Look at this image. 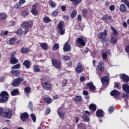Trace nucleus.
I'll return each mask as SVG.
<instances>
[{
	"label": "nucleus",
	"mask_w": 129,
	"mask_h": 129,
	"mask_svg": "<svg viewBox=\"0 0 129 129\" xmlns=\"http://www.w3.org/2000/svg\"><path fill=\"white\" fill-rule=\"evenodd\" d=\"M1 115H3L5 118H11L13 116V111L9 108L0 107Z\"/></svg>",
	"instance_id": "nucleus-1"
},
{
	"label": "nucleus",
	"mask_w": 129,
	"mask_h": 129,
	"mask_svg": "<svg viewBox=\"0 0 129 129\" xmlns=\"http://www.w3.org/2000/svg\"><path fill=\"white\" fill-rule=\"evenodd\" d=\"M108 32V30L107 29H105L102 32H99L98 34V38L99 40H100V42L102 43V44H104V43H106L107 41H108V39H107V37H106V36H107V33Z\"/></svg>",
	"instance_id": "nucleus-2"
},
{
	"label": "nucleus",
	"mask_w": 129,
	"mask_h": 129,
	"mask_svg": "<svg viewBox=\"0 0 129 129\" xmlns=\"http://www.w3.org/2000/svg\"><path fill=\"white\" fill-rule=\"evenodd\" d=\"M45 81L44 79H40L41 85L42 87V88L44 89V90H47V91L51 90V89L52 88V84L51 83L48 81Z\"/></svg>",
	"instance_id": "nucleus-3"
},
{
	"label": "nucleus",
	"mask_w": 129,
	"mask_h": 129,
	"mask_svg": "<svg viewBox=\"0 0 129 129\" xmlns=\"http://www.w3.org/2000/svg\"><path fill=\"white\" fill-rule=\"evenodd\" d=\"M9 93L6 91H3L0 93V102L1 103H5L9 100Z\"/></svg>",
	"instance_id": "nucleus-4"
},
{
	"label": "nucleus",
	"mask_w": 129,
	"mask_h": 129,
	"mask_svg": "<svg viewBox=\"0 0 129 129\" xmlns=\"http://www.w3.org/2000/svg\"><path fill=\"white\" fill-rule=\"evenodd\" d=\"M64 26L65 24L64 23V21H60L59 22L56 28L59 30L58 32L60 35H64V34H65V28H64Z\"/></svg>",
	"instance_id": "nucleus-5"
},
{
	"label": "nucleus",
	"mask_w": 129,
	"mask_h": 129,
	"mask_svg": "<svg viewBox=\"0 0 129 129\" xmlns=\"http://www.w3.org/2000/svg\"><path fill=\"white\" fill-rule=\"evenodd\" d=\"M51 63L52 66L56 68V69H60L62 67V62L60 60H57L54 58L51 59Z\"/></svg>",
	"instance_id": "nucleus-6"
},
{
	"label": "nucleus",
	"mask_w": 129,
	"mask_h": 129,
	"mask_svg": "<svg viewBox=\"0 0 129 129\" xmlns=\"http://www.w3.org/2000/svg\"><path fill=\"white\" fill-rule=\"evenodd\" d=\"M17 55V52H13L12 53L11 55L10 63L12 64V65H15V64H17V63H19V59L16 57Z\"/></svg>",
	"instance_id": "nucleus-7"
},
{
	"label": "nucleus",
	"mask_w": 129,
	"mask_h": 129,
	"mask_svg": "<svg viewBox=\"0 0 129 129\" xmlns=\"http://www.w3.org/2000/svg\"><path fill=\"white\" fill-rule=\"evenodd\" d=\"M122 88L123 91L125 92V93H123L122 95V98H128L129 94V85L127 84H123L122 86Z\"/></svg>",
	"instance_id": "nucleus-8"
},
{
	"label": "nucleus",
	"mask_w": 129,
	"mask_h": 129,
	"mask_svg": "<svg viewBox=\"0 0 129 129\" xmlns=\"http://www.w3.org/2000/svg\"><path fill=\"white\" fill-rule=\"evenodd\" d=\"M24 81V78H18L13 80L12 85L13 87H18L21 85V83Z\"/></svg>",
	"instance_id": "nucleus-9"
},
{
	"label": "nucleus",
	"mask_w": 129,
	"mask_h": 129,
	"mask_svg": "<svg viewBox=\"0 0 129 129\" xmlns=\"http://www.w3.org/2000/svg\"><path fill=\"white\" fill-rule=\"evenodd\" d=\"M33 25H34V23L32 21L27 22L24 21L21 25V26L23 29H31V28L33 27Z\"/></svg>",
	"instance_id": "nucleus-10"
},
{
	"label": "nucleus",
	"mask_w": 129,
	"mask_h": 129,
	"mask_svg": "<svg viewBox=\"0 0 129 129\" xmlns=\"http://www.w3.org/2000/svg\"><path fill=\"white\" fill-rule=\"evenodd\" d=\"M38 6H39V3H36L33 4L31 7V14L33 16H36L39 15V12L38 11V10H37Z\"/></svg>",
	"instance_id": "nucleus-11"
},
{
	"label": "nucleus",
	"mask_w": 129,
	"mask_h": 129,
	"mask_svg": "<svg viewBox=\"0 0 129 129\" xmlns=\"http://www.w3.org/2000/svg\"><path fill=\"white\" fill-rule=\"evenodd\" d=\"M120 79L124 83H128L129 82V77L125 74H121L119 76Z\"/></svg>",
	"instance_id": "nucleus-12"
},
{
	"label": "nucleus",
	"mask_w": 129,
	"mask_h": 129,
	"mask_svg": "<svg viewBox=\"0 0 129 129\" xmlns=\"http://www.w3.org/2000/svg\"><path fill=\"white\" fill-rule=\"evenodd\" d=\"M101 81L102 85L104 87H107L108 86V83H109V79L107 76H104L101 78Z\"/></svg>",
	"instance_id": "nucleus-13"
},
{
	"label": "nucleus",
	"mask_w": 129,
	"mask_h": 129,
	"mask_svg": "<svg viewBox=\"0 0 129 129\" xmlns=\"http://www.w3.org/2000/svg\"><path fill=\"white\" fill-rule=\"evenodd\" d=\"M86 86L88 87V89L91 91V92H95L96 87L93 84L92 82H89L86 84Z\"/></svg>",
	"instance_id": "nucleus-14"
},
{
	"label": "nucleus",
	"mask_w": 129,
	"mask_h": 129,
	"mask_svg": "<svg viewBox=\"0 0 129 129\" xmlns=\"http://www.w3.org/2000/svg\"><path fill=\"white\" fill-rule=\"evenodd\" d=\"M83 66L81 64V62H79L77 63V65L75 69V71L77 73L80 74L83 72Z\"/></svg>",
	"instance_id": "nucleus-15"
},
{
	"label": "nucleus",
	"mask_w": 129,
	"mask_h": 129,
	"mask_svg": "<svg viewBox=\"0 0 129 129\" xmlns=\"http://www.w3.org/2000/svg\"><path fill=\"white\" fill-rule=\"evenodd\" d=\"M76 44H78L80 46H83L84 47L85 46V41H84V39L82 37H79L76 39L75 41Z\"/></svg>",
	"instance_id": "nucleus-16"
},
{
	"label": "nucleus",
	"mask_w": 129,
	"mask_h": 129,
	"mask_svg": "<svg viewBox=\"0 0 129 129\" xmlns=\"http://www.w3.org/2000/svg\"><path fill=\"white\" fill-rule=\"evenodd\" d=\"M85 113L83 114L82 115L83 120L86 122H88V121H89V117L87 116V114H88V115H90V112L89 111H85Z\"/></svg>",
	"instance_id": "nucleus-17"
},
{
	"label": "nucleus",
	"mask_w": 129,
	"mask_h": 129,
	"mask_svg": "<svg viewBox=\"0 0 129 129\" xmlns=\"http://www.w3.org/2000/svg\"><path fill=\"white\" fill-rule=\"evenodd\" d=\"M110 94L111 96H113L114 98L116 99V97H117V96H119L120 93H119L117 90H113L111 91Z\"/></svg>",
	"instance_id": "nucleus-18"
},
{
	"label": "nucleus",
	"mask_w": 129,
	"mask_h": 129,
	"mask_svg": "<svg viewBox=\"0 0 129 129\" xmlns=\"http://www.w3.org/2000/svg\"><path fill=\"white\" fill-rule=\"evenodd\" d=\"M63 50L64 52H69V51H71V45L68 43V42H66L64 44Z\"/></svg>",
	"instance_id": "nucleus-19"
},
{
	"label": "nucleus",
	"mask_w": 129,
	"mask_h": 129,
	"mask_svg": "<svg viewBox=\"0 0 129 129\" xmlns=\"http://www.w3.org/2000/svg\"><path fill=\"white\" fill-rule=\"evenodd\" d=\"M97 117H104V112L102 109H98L96 111Z\"/></svg>",
	"instance_id": "nucleus-20"
},
{
	"label": "nucleus",
	"mask_w": 129,
	"mask_h": 129,
	"mask_svg": "<svg viewBox=\"0 0 129 129\" xmlns=\"http://www.w3.org/2000/svg\"><path fill=\"white\" fill-rule=\"evenodd\" d=\"M20 118L22 121H26V120L29 118V114L27 112L23 113L20 115Z\"/></svg>",
	"instance_id": "nucleus-21"
},
{
	"label": "nucleus",
	"mask_w": 129,
	"mask_h": 129,
	"mask_svg": "<svg viewBox=\"0 0 129 129\" xmlns=\"http://www.w3.org/2000/svg\"><path fill=\"white\" fill-rule=\"evenodd\" d=\"M32 63L31 62V61L29 60H25L23 62V65L26 69H29L30 67H31Z\"/></svg>",
	"instance_id": "nucleus-22"
},
{
	"label": "nucleus",
	"mask_w": 129,
	"mask_h": 129,
	"mask_svg": "<svg viewBox=\"0 0 129 129\" xmlns=\"http://www.w3.org/2000/svg\"><path fill=\"white\" fill-rule=\"evenodd\" d=\"M10 73L13 76L18 77L21 74V72H20V70H13L10 72Z\"/></svg>",
	"instance_id": "nucleus-23"
},
{
	"label": "nucleus",
	"mask_w": 129,
	"mask_h": 129,
	"mask_svg": "<svg viewBox=\"0 0 129 129\" xmlns=\"http://www.w3.org/2000/svg\"><path fill=\"white\" fill-rule=\"evenodd\" d=\"M89 109L91 110V112H95L96 111V105L94 103L90 104L89 106Z\"/></svg>",
	"instance_id": "nucleus-24"
},
{
	"label": "nucleus",
	"mask_w": 129,
	"mask_h": 129,
	"mask_svg": "<svg viewBox=\"0 0 129 129\" xmlns=\"http://www.w3.org/2000/svg\"><path fill=\"white\" fill-rule=\"evenodd\" d=\"M110 44H116L117 43V38H116V36H110Z\"/></svg>",
	"instance_id": "nucleus-25"
},
{
	"label": "nucleus",
	"mask_w": 129,
	"mask_h": 129,
	"mask_svg": "<svg viewBox=\"0 0 129 129\" xmlns=\"http://www.w3.org/2000/svg\"><path fill=\"white\" fill-rule=\"evenodd\" d=\"M31 51V49L29 47H22L20 50L21 53L22 54H27V53H29Z\"/></svg>",
	"instance_id": "nucleus-26"
},
{
	"label": "nucleus",
	"mask_w": 129,
	"mask_h": 129,
	"mask_svg": "<svg viewBox=\"0 0 129 129\" xmlns=\"http://www.w3.org/2000/svg\"><path fill=\"white\" fill-rule=\"evenodd\" d=\"M25 3H26V0H20L19 3H17L15 6L16 9H20L21 6H23Z\"/></svg>",
	"instance_id": "nucleus-27"
},
{
	"label": "nucleus",
	"mask_w": 129,
	"mask_h": 129,
	"mask_svg": "<svg viewBox=\"0 0 129 129\" xmlns=\"http://www.w3.org/2000/svg\"><path fill=\"white\" fill-rule=\"evenodd\" d=\"M119 11L121 13H126V7L124 4H121L120 5Z\"/></svg>",
	"instance_id": "nucleus-28"
},
{
	"label": "nucleus",
	"mask_w": 129,
	"mask_h": 129,
	"mask_svg": "<svg viewBox=\"0 0 129 129\" xmlns=\"http://www.w3.org/2000/svg\"><path fill=\"white\" fill-rule=\"evenodd\" d=\"M43 100L47 104H50V103H51L52 101H53V100L52 99V98H50V97L49 96L45 97L44 98Z\"/></svg>",
	"instance_id": "nucleus-29"
},
{
	"label": "nucleus",
	"mask_w": 129,
	"mask_h": 129,
	"mask_svg": "<svg viewBox=\"0 0 129 129\" xmlns=\"http://www.w3.org/2000/svg\"><path fill=\"white\" fill-rule=\"evenodd\" d=\"M111 29L112 31V33L110 34V36H116L118 35V33L117 32V31H116V29L114 28V27L111 26Z\"/></svg>",
	"instance_id": "nucleus-30"
},
{
	"label": "nucleus",
	"mask_w": 129,
	"mask_h": 129,
	"mask_svg": "<svg viewBox=\"0 0 129 129\" xmlns=\"http://www.w3.org/2000/svg\"><path fill=\"white\" fill-rule=\"evenodd\" d=\"M19 94H20V92L18 89H14L11 92V95H12V96H16L17 95H19Z\"/></svg>",
	"instance_id": "nucleus-31"
},
{
	"label": "nucleus",
	"mask_w": 129,
	"mask_h": 129,
	"mask_svg": "<svg viewBox=\"0 0 129 129\" xmlns=\"http://www.w3.org/2000/svg\"><path fill=\"white\" fill-rule=\"evenodd\" d=\"M43 23H45V24H48V23L52 22V20L50 18H49V17L45 16L43 19Z\"/></svg>",
	"instance_id": "nucleus-32"
},
{
	"label": "nucleus",
	"mask_w": 129,
	"mask_h": 129,
	"mask_svg": "<svg viewBox=\"0 0 129 129\" xmlns=\"http://www.w3.org/2000/svg\"><path fill=\"white\" fill-rule=\"evenodd\" d=\"M70 2L73 3L74 6H78L82 2V0H70Z\"/></svg>",
	"instance_id": "nucleus-33"
},
{
	"label": "nucleus",
	"mask_w": 129,
	"mask_h": 129,
	"mask_svg": "<svg viewBox=\"0 0 129 129\" xmlns=\"http://www.w3.org/2000/svg\"><path fill=\"white\" fill-rule=\"evenodd\" d=\"M111 20V16H109L107 15H104L103 17L101 18L102 21H106V20Z\"/></svg>",
	"instance_id": "nucleus-34"
},
{
	"label": "nucleus",
	"mask_w": 129,
	"mask_h": 129,
	"mask_svg": "<svg viewBox=\"0 0 129 129\" xmlns=\"http://www.w3.org/2000/svg\"><path fill=\"white\" fill-rule=\"evenodd\" d=\"M86 125L83 123L80 122L78 125V128L79 129H85Z\"/></svg>",
	"instance_id": "nucleus-35"
},
{
	"label": "nucleus",
	"mask_w": 129,
	"mask_h": 129,
	"mask_svg": "<svg viewBox=\"0 0 129 129\" xmlns=\"http://www.w3.org/2000/svg\"><path fill=\"white\" fill-rule=\"evenodd\" d=\"M8 43L9 45H14V43H16V38L14 37L11 38L8 41Z\"/></svg>",
	"instance_id": "nucleus-36"
},
{
	"label": "nucleus",
	"mask_w": 129,
	"mask_h": 129,
	"mask_svg": "<svg viewBox=\"0 0 129 129\" xmlns=\"http://www.w3.org/2000/svg\"><path fill=\"white\" fill-rule=\"evenodd\" d=\"M39 66L37 65V64H35L33 66V70L34 72H41V70H40V68H39Z\"/></svg>",
	"instance_id": "nucleus-37"
},
{
	"label": "nucleus",
	"mask_w": 129,
	"mask_h": 129,
	"mask_svg": "<svg viewBox=\"0 0 129 129\" xmlns=\"http://www.w3.org/2000/svg\"><path fill=\"white\" fill-rule=\"evenodd\" d=\"M40 47L43 50H47L48 49V44L45 43H42L40 44Z\"/></svg>",
	"instance_id": "nucleus-38"
},
{
	"label": "nucleus",
	"mask_w": 129,
	"mask_h": 129,
	"mask_svg": "<svg viewBox=\"0 0 129 129\" xmlns=\"http://www.w3.org/2000/svg\"><path fill=\"white\" fill-rule=\"evenodd\" d=\"M76 16H77V11L73 10L71 14V17L72 19H74Z\"/></svg>",
	"instance_id": "nucleus-39"
},
{
	"label": "nucleus",
	"mask_w": 129,
	"mask_h": 129,
	"mask_svg": "<svg viewBox=\"0 0 129 129\" xmlns=\"http://www.w3.org/2000/svg\"><path fill=\"white\" fill-rule=\"evenodd\" d=\"M8 16L5 13H0V20H6Z\"/></svg>",
	"instance_id": "nucleus-40"
},
{
	"label": "nucleus",
	"mask_w": 129,
	"mask_h": 129,
	"mask_svg": "<svg viewBox=\"0 0 129 129\" xmlns=\"http://www.w3.org/2000/svg\"><path fill=\"white\" fill-rule=\"evenodd\" d=\"M74 100L76 102H80L82 101V97L81 96L77 95L74 98Z\"/></svg>",
	"instance_id": "nucleus-41"
},
{
	"label": "nucleus",
	"mask_w": 129,
	"mask_h": 129,
	"mask_svg": "<svg viewBox=\"0 0 129 129\" xmlns=\"http://www.w3.org/2000/svg\"><path fill=\"white\" fill-rule=\"evenodd\" d=\"M115 109L113 106H110L108 109V113L110 114H111V113H113V111H114Z\"/></svg>",
	"instance_id": "nucleus-42"
},
{
	"label": "nucleus",
	"mask_w": 129,
	"mask_h": 129,
	"mask_svg": "<svg viewBox=\"0 0 129 129\" xmlns=\"http://www.w3.org/2000/svg\"><path fill=\"white\" fill-rule=\"evenodd\" d=\"M23 33V29H22L21 28L18 29L15 32V34H16V35H18V36L22 35Z\"/></svg>",
	"instance_id": "nucleus-43"
},
{
	"label": "nucleus",
	"mask_w": 129,
	"mask_h": 129,
	"mask_svg": "<svg viewBox=\"0 0 129 129\" xmlns=\"http://www.w3.org/2000/svg\"><path fill=\"white\" fill-rule=\"evenodd\" d=\"M57 113L61 119H64V117H65V113L57 111Z\"/></svg>",
	"instance_id": "nucleus-44"
},
{
	"label": "nucleus",
	"mask_w": 129,
	"mask_h": 129,
	"mask_svg": "<svg viewBox=\"0 0 129 129\" xmlns=\"http://www.w3.org/2000/svg\"><path fill=\"white\" fill-rule=\"evenodd\" d=\"M30 117L32 118L33 122H36V121L37 120V117H36V115L34 113H31L30 114Z\"/></svg>",
	"instance_id": "nucleus-45"
},
{
	"label": "nucleus",
	"mask_w": 129,
	"mask_h": 129,
	"mask_svg": "<svg viewBox=\"0 0 129 129\" xmlns=\"http://www.w3.org/2000/svg\"><path fill=\"white\" fill-rule=\"evenodd\" d=\"M20 68H21V64L18 63L17 64L13 66L12 67L11 69H13V70H15L16 69H20Z\"/></svg>",
	"instance_id": "nucleus-46"
},
{
	"label": "nucleus",
	"mask_w": 129,
	"mask_h": 129,
	"mask_svg": "<svg viewBox=\"0 0 129 129\" xmlns=\"http://www.w3.org/2000/svg\"><path fill=\"white\" fill-rule=\"evenodd\" d=\"M9 33L8 31H6L5 32H4V31H2L1 32L0 35L2 37H5V36H8V34Z\"/></svg>",
	"instance_id": "nucleus-47"
},
{
	"label": "nucleus",
	"mask_w": 129,
	"mask_h": 129,
	"mask_svg": "<svg viewBox=\"0 0 129 129\" xmlns=\"http://www.w3.org/2000/svg\"><path fill=\"white\" fill-rule=\"evenodd\" d=\"M52 48L53 51H56V50H58V49H59V44L55 43L53 46Z\"/></svg>",
	"instance_id": "nucleus-48"
},
{
	"label": "nucleus",
	"mask_w": 129,
	"mask_h": 129,
	"mask_svg": "<svg viewBox=\"0 0 129 129\" xmlns=\"http://www.w3.org/2000/svg\"><path fill=\"white\" fill-rule=\"evenodd\" d=\"M62 59L64 61H69L70 60V56L69 55H63L62 57Z\"/></svg>",
	"instance_id": "nucleus-49"
},
{
	"label": "nucleus",
	"mask_w": 129,
	"mask_h": 129,
	"mask_svg": "<svg viewBox=\"0 0 129 129\" xmlns=\"http://www.w3.org/2000/svg\"><path fill=\"white\" fill-rule=\"evenodd\" d=\"M24 91L25 93H26V94L30 93V92H31V88H30V87H26L24 89Z\"/></svg>",
	"instance_id": "nucleus-50"
},
{
	"label": "nucleus",
	"mask_w": 129,
	"mask_h": 129,
	"mask_svg": "<svg viewBox=\"0 0 129 129\" xmlns=\"http://www.w3.org/2000/svg\"><path fill=\"white\" fill-rule=\"evenodd\" d=\"M82 13L84 14V16H87V14H88V10L87 9H83L82 10Z\"/></svg>",
	"instance_id": "nucleus-51"
},
{
	"label": "nucleus",
	"mask_w": 129,
	"mask_h": 129,
	"mask_svg": "<svg viewBox=\"0 0 129 129\" xmlns=\"http://www.w3.org/2000/svg\"><path fill=\"white\" fill-rule=\"evenodd\" d=\"M30 32V29L29 28H25V30L23 31V35L24 36H26L28 33Z\"/></svg>",
	"instance_id": "nucleus-52"
},
{
	"label": "nucleus",
	"mask_w": 129,
	"mask_h": 129,
	"mask_svg": "<svg viewBox=\"0 0 129 129\" xmlns=\"http://www.w3.org/2000/svg\"><path fill=\"white\" fill-rule=\"evenodd\" d=\"M109 9L111 12H113L115 10V6L114 5H110Z\"/></svg>",
	"instance_id": "nucleus-53"
},
{
	"label": "nucleus",
	"mask_w": 129,
	"mask_h": 129,
	"mask_svg": "<svg viewBox=\"0 0 129 129\" xmlns=\"http://www.w3.org/2000/svg\"><path fill=\"white\" fill-rule=\"evenodd\" d=\"M28 14L29 13L26 10H24L22 12V16H23V17H26V16H27Z\"/></svg>",
	"instance_id": "nucleus-54"
},
{
	"label": "nucleus",
	"mask_w": 129,
	"mask_h": 129,
	"mask_svg": "<svg viewBox=\"0 0 129 129\" xmlns=\"http://www.w3.org/2000/svg\"><path fill=\"white\" fill-rule=\"evenodd\" d=\"M50 6L51 8H56V6H57V4H56L53 1H51L50 2Z\"/></svg>",
	"instance_id": "nucleus-55"
},
{
	"label": "nucleus",
	"mask_w": 129,
	"mask_h": 129,
	"mask_svg": "<svg viewBox=\"0 0 129 129\" xmlns=\"http://www.w3.org/2000/svg\"><path fill=\"white\" fill-rule=\"evenodd\" d=\"M51 112V109L50 108H48L45 110V115H48Z\"/></svg>",
	"instance_id": "nucleus-56"
},
{
	"label": "nucleus",
	"mask_w": 129,
	"mask_h": 129,
	"mask_svg": "<svg viewBox=\"0 0 129 129\" xmlns=\"http://www.w3.org/2000/svg\"><path fill=\"white\" fill-rule=\"evenodd\" d=\"M114 88H117V89H118V88H119V83L115 82L114 83Z\"/></svg>",
	"instance_id": "nucleus-57"
},
{
	"label": "nucleus",
	"mask_w": 129,
	"mask_h": 129,
	"mask_svg": "<svg viewBox=\"0 0 129 129\" xmlns=\"http://www.w3.org/2000/svg\"><path fill=\"white\" fill-rule=\"evenodd\" d=\"M58 16V11H54L52 13V17H57Z\"/></svg>",
	"instance_id": "nucleus-58"
},
{
	"label": "nucleus",
	"mask_w": 129,
	"mask_h": 129,
	"mask_svg": "<svg viewBox=\"0 0 129 129\" xmlns=\"http://www.w3.org/2000/svg\"><path fill=\"white\" fill-rule=\"evenodd\" d=\"M102 65H104V62L103 61H99L98 65L97 67V68H99V67L102 66Z\"/></svg>",
	"instance_id": "nucleus-59"
},
{
	"label": "nucleus",
	"mask_w": 129,
	"mask_h": 129,
	"mask_svg": "<svg viewBox=\"0 0 129 129\" xmlns=\"http://www.w3.org/2000/svg\"><path fill=\"white\" fill-rule=\"evenodd\" d=\"M99 70L100 71V72H104V66H101L99 67Z\"/></svg>",
	"instance_id": "nucleus-60"
},
{
	"label": "nucleus",
	"mask_w": 129,
	"mask_h": 129,
	"mask_svg": "<svg viewBox=\"0 0 129 129\" xmlns=\"http://www.w3.org/2000/svg\"><path fill=\"white\" fill-rule=\"evenodd\" d=\"M62 12H66V6L62 5L60 7Z\"/></svg>",
	"instance_id": "nucleus-61"
},
{
	"label": "nucleus",
	"mask_w": 129,
	"mask_h": 129,
	"mask_svg": "<svg viewBox=\"0 0 129 129\" xmlns=\"http://www.w3.org/2000/svg\"><path fill=\"white\" fill-rule=\"evenodd\" d=\"M67 65H68V67H70V68H71L72 67V61H70L67 62Z\"/></svg>",
	"instance_id": "nucleus-62"
},
{
	"label": "nucleus",
	"mask_w": 129,
	"mask_h": 129,
	"mask_svg": "<svg viewBox=\"0 0 129 129\" xmlns=\"http://www.w3.org/2000/svg\"><path fill=\"white\" fill-rule=\"evenodd\" d=\"M103 59H106V58H107V54H106V53L105 52H104L102 53V54Z\"/></svg>",
	"instance_id": "nucleus-63"
},
{
	"label": "nucleus",
	"mask_w": 129,
	"mask_h": 129,
	"mask_svg": "<svg viewBox=\"0 0 129 129\" xmlns=\"http://www.w3.org/2000/svg\"><path fill=\"white\" fill-rule=\"evenodd\" d=\"M125 52L129 53V45H127L125 48Z\"/></svg>",
	"instance_id": "nucleus-64"
}]
</instances>
